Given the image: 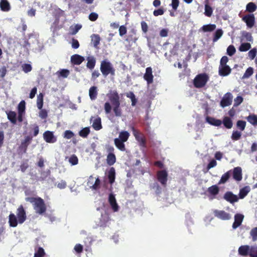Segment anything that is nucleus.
Returning <instances> with one entry per match:
<instances>
[{"label":"nucleus","mask_w":257,"mask_h":257,"mask_svg":"<svg viewBox=\"0 0 257 257\" xmlns=\"http://www.w3.org/2000/svg\"><path fill=\"white\" fill-rule=\"evenodd\" d=\"M25 200L32 204L33 208L36 213L42 215L46 212L47 210L46 205L42 198L40 197H26Z\"/></svg>","instance_id":"nucleus-1"},{"label":"nucleus","mask_w":257,"mask_h":257,"mask_svg":"<svg viewBox=\"0 0 257 257\" xmlns=\"http://www.w3.org/2000/svg\"><path fill=\"white\" fill-rule=\"evenodd\" d=\"M107 96L113 106V111L115 115L117 117L121 116L122 112L120 108V98L117 91H112L109 94H107Z\"/></svg>","instance_id":"nucleus-2"},{"label":"nucleus","mask_w":257,"mask_h":257,"mask_svg":"<svg viewBox=\"0 0 257 257\" xmlns=\"http://www.w3.org/2000/svg\"><path fill=\"white\" fill-rule=\"evenodd\" d=\"M100 69L102 74L105 77L108 74L112 76L115 75L114 68L111 63L107 60H104L101 62Z\"/></svg>","instance_id":"nucleus-3"},{"label":"nucleus","mask_w":257,"mask_h":257,"mask_svg":"<svg viewBox=\"0 0 257 257\" xmlns=\"http://www.w3.org/2000/svg\"><path fill=\"white\" fill-rule=\"evenodd\" d=\"M209 80V77L206 73L198 74L193 80V84L196 88L204 87Z\"/></svg>","instance_id":"nucleus-4"},{"label":"nucleus","mask_w":257,"mask_h":257,"mask_svg":"<svg viewBox=\"0 0 257 257\" xmlns=\"http://www.w3.org/2000/svg\"><path fill=\"white\" fill-rule=\"evenodd\" d=\"M132 131L136 140L139 143L141 147H146V140L143 134L136 130L134 126L132 127Z\"/></svg>","instance_id":"nucleus-5"},{"label":"nucleus","mask_w":257,"mask_h":257,"mask_svg":"<svg viewBox=\"0 0 257 257\" xmlns=\"http://www.w3.org/2000/svg\"><path fill=\"white\" fill-rule=\"evenodd\" d=\"M32 140V137L30 136H26L24 140L22 141L21 145L19 147V154H25L27 152L28 146L30 144Z\"/></svg>","instance_id":"nucleus-6"},{"label":"nucleus","mask_w":257,"mask_h":257,"mask_svg":"<svg viewBox=\"0 0 257 257\" xmlns=\"http://www.w3.org/2000/svg\"><path fill=\"white\" fill-rule=\"evenodd\" d=\"M233 96L230 92L226 93L220 102V105L222 107L229 106L232 102Z\"/></svg>","instance_id":"nucleus-7"},{"label":"nucleus","mask_w":257,"mask_h":257,"mask_svg":"<svg viewBox=\"0 0 257 257\" xmlns=\"http://www.w3.org/2000/svg\"><path fill=\"white\" fill-rule=\"evenodd\" d=\"M157 178L158 181L164 187L167 185L168 180V173L165 170H160L157 173Z\"/></svg>","instance_id":"nucleus-8"},{"label":"nucleus","mask_w":257,"mask_h":257,"mask_svg":"<svg viewBox=\"0 0 257 257\" xmlns=\"http://www.w3.org/2000/svg\"><path fill=\"white\" fill-rule=\"evenodd\" d=\"M17 216L20 224L24 223L27 219L26 213L22 205H21L17 210Z\"/></svg>","instance_id":"nucleus-9"},{"label":"nucleus","mask_w":257,"mask_h":257,"mask_svg":"<svg viewBox=\"0 0 257 257\" xmlns=\"http://www.w3.org/2000/svg\"><path fill=\"white\" fill-rule=\"evenodd\" d=\"M242 20L245 23L247 27L251 28L255 24V17L253 14H249L244 16Z\"/></svg>","instance_id":"nucleus-10"},{"label":"nucleus","mask_w":257,"mask_h":257,"mask_svg":"<svg viewBox=\"0 0 257 257\" xmlns=\"http://www.w3.org/2000/svg\"><path fill=\"white\" fill-rule=\"evenodd\" d=\"M223 198L231 204H234L238 201L239 198L231 191H227L223 195Z\"/></svg>","instance_id":"nucleus-11"},{"label":"nucleus","mask_w":257,"mask_h":257,"mask_svg":"<svg viewBox=\"0 0 257 257\" xmlns=\"http://www.w3.org/2000/svg\"><path fill=\"white\" fill-rule=\"evenodd\" d=\"M213 213L215 217L221 220H229L231 218L230 214L224 210H215Z\"/></svg>","instance_id":"nucleus-12"},{"label":"nucleus","mask_w":257,"mask_h":257,"mask_svg":"<svg viewBox=\"0 0 257 257\" xmlns=\"http://www.w3.org/2000/svg\"><path fill=\"white\" fill-rule=\"evenodd\" d=\"M43 138L46 142L48 143H54L56 142L57 139L54 136L52 132L47 131L43 134Z\"/></svg>","instance_id":"nucleus-13"},{"label":"nucleus","mask_w":257,"mask_h":257,"mask_svg":"<svg viewBox=\"0 0 257 257\" xmlns=\"http://www.w3.org/2000/svg\"><path fill=\"white\" fill-rule=\"evenodd\" d=\"M232 177L233 179L237 182L240 181L242 179V169L240 167H236L232 170Z\"/></svg>","instance_id":"nucleus-14"},{"label":"nucleus","mask_w":257,"mask_h":257,"mask_svg":"<svg viewBox=\"0 0 257 257\" xmlns=\"http://www.w3.org/2000/svg\"><path fill=\"white\" fill-rule=\"evenodd\" d=\"M144 78L148 84L153 82L154 76L153 75L152 69L151 67H147L146 69V73L144 75Z\"/></svg>","instance_id":"nucleus-15"},{"label":"nucleus","mask_w":257,"mask_h":257,"mask_svg":"<svg viewBox=\"0 0 257 257\" xmlns=\"http://www.w3.org/2000/svg\"><path fill=\"white\" fill-rule=\"evenodd\" d=\"M244 215L242 214L237 213L234 215V221L232 224V228L236 229L239 226L243 220Z\"/></svg>","instance_id":"nucleus-16"},{"label":"nucleus","mask_w":257,"mask_h":257,"mask_svg":"<svg viewBox=\"0 0 257 257\" xmlns=\"http://www.w3.org/2000/svg\"><path fill=\"white\" fill-rule=\"evenodd\" d=\"M231 71V69L228 65H222L219 66V74L221 76L228 75Z\"/></svg>","instance_id":"nucleus-17"},{"label":"nucleus","mask_w":257,"mask_h":257,"mask_svg":"<svg viewBox=\"0 0 257 257\" xmlns=\"http://www.w3.org/2000/svg\"><path fill=\"white\" fill-rule=\"evenodd\" d=\"M84 60V58L78 54H74L71 57V62L74 65H79Z\"/></svg>","instance_id":"nucleus-18"},{"label":"nucleus","mask_w":257,"mask_h":257,"mask_svg":"<svg viewBox=\"0 0 257 257\" xmlns=\"http://www.w3.org/2000/svg\"><path fill=\"white\" fill-rule=\"evenodd\" d=\"M108 201L113 211H117L118 210L119 207L116 203L115 198L113 194H109L108 197Z\"/></svg>","instance_id":"nucleus-19"},{"label":"nucleus","mask_w":257,"mask_h":257,"mask_svg":"<svg viewBox=\"0 0 257 257\" xmlns=\"http://www.w3.org/2000/svg\"><path fill=\"white\" fill-rule=\"evenodd\" d=\"M219 188L216 185H212L209 187L207 189V192L209 195L212 196V198H214L219 193Z\"/></svg>","instance_id":"nucleus-20"},{"label":"nucleus","mask_w":257,"mask_h":257,"mask_svg":"<svg viewBox=\"0 0 257 257\" xmlns=\"http://www.w3.org/2000/svg\"><path fill=\"white\" fill-rule=\"evenodd\" d=\"M250 246L248 245L240 246L238 248V253L242 256L249 255Z\"/></svg>","instance_id":"nucleus-21"},{"label":"nucleus","mask_w":257,"mask_h":257,"mask_svg":"<svg viewBox=\"0 0 257 257\" xmlns=\"http://www.w3.org/2000/svg\"><path fill=\"white\" fill-rule=\"evenodd\" d=\"M91 43L94 48L98 49L100 44V37L99 35L93 34L91 36Z\"/></svg>","instance_id":"nucleus-22"},{"label":"nucleus","mask_w":257,"mask_h":257,"mask_svg":"<svg viewBox=\"0 0 257 257\" xmlns=\"http://www.w3.org/2000/svg\"><path fill=\"white\" fill-rule=\"evenodd\" d=\"M206 120L209 124L215 126H219L222 124L221 120L210 116H207Z\"/></svg>","instance_id":"nucleus-23"},{"label":"nucleus","mask_w":257,"mask_h":257,"mask_svg":"<svg viewBox=\"0 0 257 257\" xmlns=\"http://www.w3.org/2000/svg\"><path fill=\"white\" fill-rule=\"evenodd\" d=\"M250 191V189L249 186H244L240 189L238 197L239 199H243Z\"/></svg>","instance_id":"nucleus-24"},{"label":"nucleus","mask_w":257,"mask_h":257,"mask_svg":"<svg viewBox=\"0 0 257 257\" xmlns=\"http://www.w3.org/2000/svg\"><path fill=\"white\" fill-rule=\"evenodd\" d=\"M9 218L10 226L13 227H16L19 223L18 219H17L16 216L13 213H11L9 215Z\"/></svg>","instance_id":"nucleus-25"},{"label":"nucleus","mask_w":257,"mask_h":257,"mask_svg":"<svg viewBox=\"0 0 257 257\" xmlns=\"http://www.w3.org/2000/svg\"><path fill=\"white\" fill-rule=\"evenodd\" d=\"M0 8L3 12H9L11 10V6L7 0H1Z\"/></svg>","instance_id":"nucleus-26"},{"label":"nucleus","mask_w":257,"mask_h":257,"mask_svg":"<svg viewBox=\"0 0 257 257\" xmlns=\"http://www.w3.org/2000/svg\"><path fill=\"white\" fill-rule=\"evenodd\" d=\"M222 123H223L224 126L228 129L231 128L233 125L232 120L228 116H224L223 117Z\"/></svg>","instance_id":"nucleus-27"},{"label":"nucleus","mask_w":257,"mask_h":257,"mask_svg":"<svg viewBox=\"0 0 257 257\" xmlns=\"http://www.w3.org/2000/svg\"><path fill=\"white\" fill-rule=\"evenodd\" d=\"M87 67L91 70L93 69L94 68L96 63L95 58L93 56L88 57L87 58Z\"/></svg>","instance_id":"nucleus-28"},{"label":"nucleus","mask_w":257,"mask_h":257,"mask_svg":"<svg viewBox=\"0 0 257 257\" xmlns=\"http://www.w3.org/2000/svg\"><path fill=\"white\" fill-rule=\"evenodd\" d=\"M93 128L96 131H99L102 128L101 120L99 117H97L93 120L92 123Z\"/></svg>","instance_id":"nucleus-29"},{"label":"nucleus","mask_w":257,"mask_h":257,"mask_svg":"<svg viewBox=\"0 0 257 257\" xmlns=\"http://www.w3.org/2000/svg\"><path fill=\"white\" fill-rule=\"evenodd\" d=\"M114 144L116 147L121 151H124L125 150L124 142H122L119 139L116 138L114 140Z\"/></svg>","instance_id":"nucleus-30"},{"label":"nucleus","mask_w":257,"mask_h":257,"mask_svg":"<svg viewBox=\"0 0 257 257\" xmlns=\"http://www.w3.org/2000/svg\"><path fill=\"white\" fill-rule=\"evenodd\" d=\"M8 118L13 124H16L17 122V114L15 111H9L7 112Z\"/></svg>","instance_id":"nucleus-31"},{"label":"nucleus","mask_w":257,"mask_h":257,"mask_svg":"<svg viewBox=\"0 0 257 257\" xmlns=\"http://www.w3.org/2000/svg\"><path fill=\"white\" fill-rule=\"evenodd\" d=\"M89 95L91 100H94L96 98L97 96V87L93 86L90 88Z\"/></svg>","instance_id":"nucleus-32"},{"label":"nucleus","mask_w":257,"mask_h":257,"mask_svg":"<svg viewBox=\"0 0 257 257\" xmlns=\"http://www.w3.org/2000/svg\"><path fill=\"white\" fill-rule=\"evenodd\" d=\"M231 170H229L224 173L221 177L218 182V184H222L225 183L229 179L231 175Z\"/></svg>","instance_id":"nucleus-33"},{"label":"nucleus","mask_w":257,"mask_h":257,"mask_svg":"<svg viewBox=\"0 0 257 257\" xmlns=\"http://www.w3.org/2000/svg\"><path fill=\"white\" fill-rule=\"evenodd\" d=\"M115 172L114 168L112 167L110 169L108 174V178L109 180V182L110 184H112L115 180Z\"/></svg>","instance_id":"nucleus-34"},{"label":"nucleus","mask_w":257,"mask_h":257,"mask_svg":"<svg viewBox=\"0 0 257 257\" xmlns=\"http://www.w3.org/2000/svg\"><path fill=\"white\" fill-rule=\"evenodd\" d=\"M107 163L109 166L113 165L116 161V157L113 153H109L106 159Z\"/></svg>","instance_id":"nucleus-35"},{"label":"nucleus","mask_w":257,"mask_h":257,"mask_svg":"<svg viewBox=\"0 0 257 257\" xmlns=\"http://www.w3.org/2000/svg\"><path fill=\"white\" fill-rule=\"evenodd\" d=\"M257 9V6L253 2L248 3L246 6V11L250 13L255 12Z\"/></svg>","instance_id":"nucleus-36"},{"label":"nucleus","mask_w":257,"mask_h":257,"mask_svg":"<svg viewBox=\"0 0 257 257\" xmlns=\"http://www.w3.org/2000/svg\"><path fill=\"white\" fill-rule=\"evenodd\" d=\"M246 119L247 121L251 123V124L253 125H257V115L252 114L249 115L247 117Z\"/></svg>","instance_id":"nucleus-37"},{"label":"nucleus","mask_w":257,"mask_h":257,"mask_svg":"<svg viewBox=\"0 0 257 257\" xmlns=\"http://www.w3.org/2000/svg\"><path fill=\"white\" fill-rule=\"evenodd\" d=\"M43 97L44 95L42 93L37 96V106L39 109H41L43 105Z\"/></svg>","instance_id":"nucleus-38"},{"label":"nucleus","mask_w":257,"mask_h":257,"mask_svg":"<svg viewBox=\"0 0 257 257\" xmlns=\"http://www.w3.org/2000/svg\"><path fill=\"white\" fill-rule=\"evenodd\" d=\"M130 134L127 131H122L119 133V139L122 142H126L128 140Z\"/></svg>","instance_id":"nucleus-39"},{"label":"nucleus","mask_w":257,"mask_h":257,"mask_svg":"<svg viewBox=\"0 0 257 257\" xmlns=\"http://www.w3.org/2000/svg\"><path fill=\"white\" fill-rule=\"evenodd\" d=\"M216 28V25L215 24H208L203 26L202 30L206 32H212L214 31Z\"/></svg>","instance_id":"nucleus-40"},{"label":"nucleus","mask_w":257,"mask_h":257,"mask_svg":"<svg viewBox=\"0 0 257 257\" xmlns=\"http://www.w3.org/2000/svg\"><path fill=\"white\" fill-rule=\"evenodd\" d=\"M90 133V129L88 127H86L83 128H82L81 130H80L79 132V135L83 138H87L88 135Z\"/></svg>","instance_id":"nucleus-41"},{"label":"nucleus","mask_w":257,"mask_h":257,"mask_svg":"<svg viewBox=\"0 0 257 257\" xmlns=\"http://www.w3.org/2000/svg\"><path fill=\"white\" fill-rule=\"evenodd\" d=\"M25 108L26 102L24 100H22L18 104V114L23 113L25 112Z\"/></svg>","instance_id":"nucleus-42"},{"label":"nucleus","mask_w":257,"mask_h":257,"mask_svg":"<svg viewBox=\"0 0 257 257\" xmlns=\"http://www.w3.org/2000/svg\"><path fill=\"white\" fill-rule=\"evenodd\" d=\"M251 48V45L248 43H242L239 47V50L241 52L248 51Z\"/></svg>","instance_id":"nucleus-43"},{"label":"nucleus","mask_w":257,"mask_h":257,"mask_svg":"<svg viewBox=\"0 0 257 257\" xmlns=\"http://www.w3.org/2000/svg\"><path fill=\"white\" fill-rule=\"evenodd\" d=\"M213 13V9L212 8L209 6L208 4H206L205 5V12L204 15L208 17H210Z\"/></svg>","instance_id":"nucleus-44"},{"label":"nucleus","mask_w":257,"mask_h":257,"mask_svg":"<svg viewBox=\"0 0 257 257\" xmlns=\"http://www.w3.org/2000/svg\"><path fill=\"white\" fill-rule=\"evenodd\" d=\"M223 35V31L221 29H217L214 34L213 41H217Z\"/></svg>","instance_id":"nucleus-45"},{"label":"nucleus","mask_w":257,"mask_h":257,"mask_svg":"<svg viewBox=\"0 0 257 257\" xmlns=\"http://www.w3.org/2000/svg\"><path fill=\"white\" fill-rule=\"evenodd\" d=\"M236 126L241 131H243L246 126V122L244 120H239L236 122Z\"/></svg>","instance_id":"nucleus-46"},{"label":"nucleus","mask_w":257,"mask_h":257,"mask_svg":"<svg viewBox=\"0 0 257 257\" xmlns=\"http://www.w3.org/2000/svg\"><path fill=\"white\" fill-rule=\"evenodd\" d=\"M253 73V69L252 67H248L244 73L242 78H247L252 75Z\"/></svg>","instance_id":"nucleus-47"},{"label":"nucleus","mask_w":257,"mask_h":257,"mask_svg":"<svg viewBox=\"0 0 257 257\" xmlns=\"http://www.w3.org/2000/svg\"><path fill=\"white\" fill-rule=\"evenodd\" d=\"M249 255L250 257H257V246H250Z\"/></svg>","instance_id":"nucleus-48"},{"label":"nucleus","mask_w":257,"mask_h":257,"mask_svg":"<svg viewBox=\"0 0 257 257\" xmlns=\"http://www.w3.org/2000/svg\"><path fill=\"white\" fill-rule=\"evenodd\" d=\"M127 97L130 98L132 101V105L135 106L136 104L137 100L136 98V96L133 92H130L126 94Z\"/></svg>","instance_id":"nucleus-49"},{"label":"nucleus","mask_w":257,"mask_h":257,"mask_svg":"<svg viewBox=\"0 0 257 257\" xmlns=\"http://www.w3.org/2000/svg\"><path fill=\"white\" fill-rule=\"evenodd\" d=\"M250 235L252 237V240L255 241L257 240V227L252 228L250 231Z\"/></svg>","instance_id":"nucleus-50"},{"label":"nucleus","mask_w":257,"mask_h":257,"mask_svg":"<svg viewBox=\"0 0 257 257\" xmlns=\"http://www.w3.org/2000/svg\"><path fill=\"white\" fill-rule=\"evenodd\" d=\"M75 136L74 134L70 130H66L63 134V137L66 139H70Z\"/></svg>","instance_id":"nucleus-51"},{"label":"nucleus","mask_w":257,"mask_h":257,"mask_svg":"<svg viewBox=\"0 0 257 257\" xmlns=\"http://www.w3.org/2000/svg\"><path fill=\"white\" fill-rule=\"evenodd\" d=\"M241 134L240 132L236 131L232 132L231 139L234 141H237L241 138Z\"/></svg>","instance_id":"nucleus-52"},{"label":"nucleus","mask_w":257,"mask_h":257,"mask_svg":"<svg viewBox=\"0 0 257 257\" xmlns=\"http://www.w3.org/2000/svg\"><path fill=\"white\" fill-rule=\"evenodd\" d=\"M45 254L44 249L41 247H39L35 253L34 257H43Z\"/></svg>","instance_id":"nucleus-53"},{"label":"nucleus","mask_w":257,"mask_h":257,"mask_svg":"<svg viewBox=\"0 0 257 257\" xmlns=\"http://www.w3.org/2000/svg\"><path fill=\"white\" fill-rule=\"evenodd\" d=\"M165 13V10L163 7H161L157 10H155L153 12V15L155 17L163 15Z\"/></svg>","instance_id":"nucleus-54"},{"label":"nucleus","mask_w":257,"mask_h":257,"mask_svg":"<svg viewBox=\"0 0 257 257\" xmlns=\"http://www.w3.org/2000/svg\"><path fill=\"white\" fill-rule=\"evenodd\" d=\"M236 52V50L234 46L233 45H229L227 49V54L230 56H231L233 55Z\"/></svg>","instance_id":"nucleus-55"},{"label":"nucleus","mask_w":257,"mask_h":257,"mask_svg":"<svg viewBox=\"0 0 257 257\" xmlns=\"http://www.w3.org/2000/svg\"><path fill=\"white\" fill-rule=\"evenodd\" d=\"M100 183L101 182L99 178H97L94 181V184L93 186H92V189L96 190L99 189L100 186Z\"/></svg>","instance_id":"nucleus-56"},{"label":"nucleus","mask_w":257,"mask_h":257,"mask_svg":"<svg viewBox=\"0 0 257 257\" xmlns=\"http://www.w3.org/2000/svg\"><path fill=\"white\" fill-rule=\"evenodd\" d=\"M69 162L72 165H76L78 163V159L75 155H73L70 157Z\"/></svg>","instance_id":"nucleus-57"},{"label":"nucleus","mask_w":257,"mask_h":257,"mask_svg":"<svg viewBox=\"0 0 257 257\" xmlns=\"http://www.w3.org/2000/svg\"><path fill=\"white\" fill-rule=\"evenodd\" d=\"M256 53L257 50L256 48H254L250 50L248 53L249 59L250 60H253L256 56Z\"/></svg>","instance_id":"nucleus-58"},{"label":"nucleus","mask_w":257,"mask_h":257,"mask_svg":"<svg viewBox=\"0 0 257 257\" xmlns=\"http://www.w3.org/2000/svg\"><path fill=\"white\" fill-rule=\"evenodd\" d=\"M234 107H237L243 101V98L241 96H237L234 100Z\"/></svg>","instance_id":"nucleus-59"},{"label":"nucleus","mask_w":257,"mask_h":257,"mask_svg":"<svg viewBox=\"0 0 257 257\" xmlns=\"http://www.w3.org/2000/svg\"><path fill=\"white\" fill-rule=\"evenodd\" d=\"M104 109L106 114L110 113L111 111V106L109 102H106L104 105Z\"/></svg>","instance_id":"nucleus-60"},{"label":"nucleus","mask_w":257,"mask_h":257,"mask_svg":"<svg viewBox=\"0 0 257 257\" xmlns=\"http://www.w3.org/2000/svg\"><path fill=\"white\" fill-rule=\"evenodd\" d=\"M22 67L23 71L26 73L30 72L32 69L31 65L29 64H24Z\"/></svg>","instance_id":"nucleus-61"},{"label":"nucleus","mask_w":257,"mask_h":257,"mask_svg":"<svg viewBox=\"0 0 257 257\" xmlns=\"http://www.w3.org/2000/svg\"><path fill=\"white\" fill-rule=\"evenodd\" d=\"M242 36L246 39V41L251 42L253 40L251 34L247 32H244L242 34Z\"/></svg>","instance_id":"nucleus-62"},{"label":"nucleus","mask_w":257,"mask_h":257,"mask_svg":"<svg viewBox=\"0 0 257 257\" xmlns=\"http://www.w3.org/2000/svg\"><path fill=\"white\" fill-rule=\"evenodd\" d=\"M50 171L48 170L47 172H43L41 173V176L39 180L40 181H44L50 175Z\"/></svg>","instance_id":"nucleus-63"},{"label":"nucleus","mask_w":257,"mask_h":257,"mask_svg":"<svg viewBox=\"0 0 257 257\" xmlns=\"http://www.w3.org/2000/svg\"><path fill=\"white\" fill-rule=\"evenodd\" d=\"M88 18L91 21L94 22L98 19V15L97 13L92 12L89 14Z\"/></svg>","instance_id":"nucleus-64"}]
</instances>
